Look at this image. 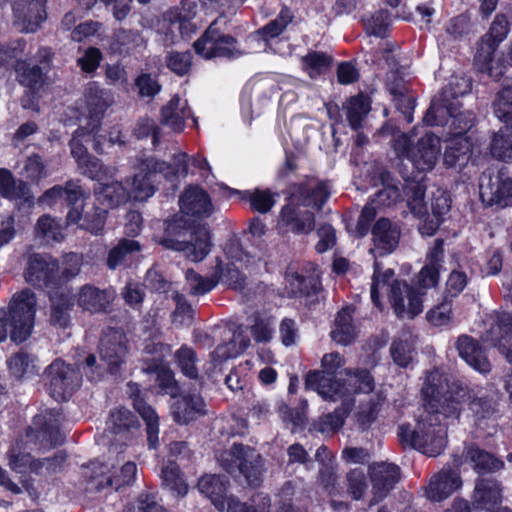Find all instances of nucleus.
I'll return each instance as SVG.
<instances>
[{
    "instance_id": "28",
    "label": "nucleus",
    "mask_w": 512,
    "mask_h": 512,
    "mask_svg": "<svg viewBox=\"0 0 512 512\" xmlns=\"http://www.w3.org/2000/svg\"><path fill=\"white\" fill-rule=\"evenodd\" d=\"M206 404L197 394H186L178 398L172 405V416L179 424H188L199 416L206 414Z\"/></svg>"
},
{
    "instance_id": "32",
    "label": "nucleus",
    "mask_w": 512,
    "mask_h": 512,
    "mask_svg": "<svg viewBox=\"0 0 512 512\" xmlns=\"http://www.w3.org/2000/svg\"><path fill=\"white\" fill-rule=\"evenodd\" d=\"M181 211L192 216H209L212 204L208 194L199 187L188 188L180 197Z\"/></svg>"
},
{
    "instance_id": "45",
    "label": "nucleus",
    "mask_w": 512,
    "mask_h": 512,
    "mask_svg": "<svg viewBox=\"0 0 512 512\" xmlns=\"http://www.w3.org/2000/svg\"><path fill=\"white\" fill-rule=\"evenodd\" d=\"M214 269L216 275H219V282L235 290L244 289L247 276L234 262L224 264L220 258H216Z\"/></svg>"
},
{
    "instance_id": "5",
    "label": "nucleus",
    "mask_w": 512,
    "mask_h": 512,
    "mask_svg": "<svg viewBox=\"0 0 512 512\" xmlns=\"http://www.w3.org/2000/svg\"><path fill=\"white\" fill-rule=\"evenodd\" d=\"M217 460L229 474L239 473L251 487H259L265 472V460L254 448L234 443L229 450L223 451Z\"/></svg>"
},
{
    "instance_id": "63",
    "label": "nucleus",
    "mask_w": 512,
    "mask_h": 512,
    "mask_svg": "<svg viewBox=\"0 0 512 512\" xmlns=\"http://www.w3.org/2000/svg\"><path fill=\"white\" fill-rule=\"evenodd\" d=\"M346 482L347 492L352 499H362L368 488L364 471L360 468L350 470L346 475Z\"/></svg>"
},
{
    "instance_id": "31",
    "label": "nucleus",
    "mask_w": 512,
    "mask_h": 512,
    "mask_svg": "<svg viewBox=\"0 0 512 512\" xmlns=\"http://www.w3.org/2000/svg\"><path fill=\"white\" fill-rule=\"evenodd\" d=\"M227 485L228 481L223 477L216 474H206L198 480L197 487L199 492L207 497L216 509L223 511L227 503Z\"/></svg>"
},
{
    "instance_id": "9",
    "label": "nucleus",
    "mask_w": 512,
    "mask_h": 512,
    "mask_svg": "<svg viewBox=\"0 0 512 512\" xmlns=\"http://www.w3.org/2000/svg\"><path fill=\"white\" fill-rule=\"evenodd\" d=\"M137 172L131 179L130 197L137 201L147 200L155 193L154 177L157 173L168 179L171 167L167 162L158 160L153 156L141 154L137 156L134 164Z\"/></svg>"
},
{
    "instance_id": "29",
    "label": "nucleus",
    "mask_w": 512,
    "mask_h": 512,
    "mask_svg": "<svg viewBox=\"0 0 512 512\" xmlns=\"http://www.w3.org/2000/svg\"><path fill=\"white\" fill-rule=\"evenodd\" d=\"M456 348L463 358L475 370L486 373L490 371L491 364L483 348L468 335H462L457 339Z\"/></svg>"
},
{
    "instance_id": "22",
    "label": "nucleus",
    "mask_w": 512,
    "mask_h": 512,
    "mask_svg": "<svg viewBox=\"0 0 512 512\" xmlns=\"http://www.w3.org/2000/svg\"><path fill=\"white\" fill-rule=\"evenodd\" d=\"M443 244L442 239H436L430 248L425 265L417 275V286L420 289H429L438 285L444 258Z\"/></svg>"
},
{
    "instance_id": "57",
    "label": "nucleus",
    "mask_w": 512,
    "mask_h": 512,
    "mask_svg": "<svg viewBox=\"0 0 512 512\" xmlns=\"http://www.w3.org/2000/svg\"><path fill=\"white\" fill-rule=\"evenodd\" d=\"M442 375L438 371L429 372L421 389L423 396V407L434 409L439 402L438 396L442 393Z\"/></svg>"
},
{
    "instance_id": "59",
    "label": "nucleus",
    "mask_w": 512,
    "mask_h": 512,
    "mask_svg": "<svg viewBox=\"0 0 512 512\" xmlns=\"http://www.w3.org/2000/svg\"><path fill=\"white\" fill-rule=\"evenodd\" d=\"M438 399L439 402L435 401L437 406H435L434 409L423 407V411L428 412L431 410L433 414H438L442 421L448 417L458 418L461 410L460 402L453 398L451 393H441Z\"/></svg>"
},
{
    "instance_id": "21",
    "label": "nucleus",
    "mask_w": 512,
    "mask_h": 512,
    "mask_svg": "<svg viewBox=\"0 0 512 512\" xmlns=\"http://www.w3.org/2000/svg\"><path fill=\"white\" fill-rule=\"evenodd\" d=\"M129 396L133 400V407L146 423L148 445L152 449L158 446L159 418L155 410L146 403L142 397L139 385L134 382L127 384Z\"/></svg>"
},
{
    "instance_id": "25",
    "label": "nucleus",
    "mask_w": 512,
    "mask_h": 512,
    "mask_svg": "<svg viewBox=\"0 0 512 512\" xmlns=\"http://www.w3.org/2000/svg\"><path fill=\"white\" fill-rule=\"evenodd\" d=\"M468 409L471 412L475 423L480 425L484 420H490L497 416L498 393L496 391H483L469 393Z\"/></svg>"
},
{
    "instance_id": "26",
    "label": "nucleus",
    "mask_w": 512,
    "mask_h": 512,
    "mask_svg": "<svg viewBox=\"0 0 512 512\" xmlns=\"http://www.w3.org/2000/svg\"><path fill=\"white\" fill-rule=\"evenodd\" d=\"M142 249L134 239L122 238L108 252L106 266L109 270L125 269L132 264Z\"/></svg>"
},
{
    "instance_id": "23",
    "label": "nucleus",
    "mask_w": 512,
    "mask_h": 512,
    "mask_svg": "<svg viewBox=\"0 0 512 512\" xmlns=\"http://www.w3.org/2000/svg\"><path fill=\"white\" fill-rule=\"evenodd\" d=\"M372 236L374 248L370 251L383 256L392 253L397 248L401 230L388 218H379L372 228Z\"/></svg>"
},
{
    "instance_id": "58",
    "label": "nucleus",
    "mask_w": 512,
    "mask_h": 512,
    "mask_svg": "<svg viewBox=\"0 0 512 512\" xmlns=\"http://www.w3.org/2000/svg\"><path fill=\"white\" fill-rule=\"evenodd\" d=\"M7 365L13 377L21 380L35 373L34 358L26 352H18L12 355Z\"/></svg>"
},
{
    "instance_id": "41",
    "label": "nucleus",
    "mask_w": 512,
    "mask_h": 512,
    "mask_svg": "<svg viewBox=\"0 0 512 512\" xmlns=\"http://www.w3.org/2000/svg\"><path fill=\"white\" fill-rule=\"evenodd\" d=\"M471 151V143L466 138H455L445 149L444 164L450 168L462 169L469 162Z\"/></svg>"
},
{
    "instance_id": "11",
    "label": "nucleus",
    "mask_w": 512,
    "mask_h": 512,
    "mask_svg": "<svg viewBox=\"0 0 512 512\" xmlns=\"http://www.w3.org/2000/svg\"><path fill=\"white\" fill-rule=\"evenodd\" d=\"M402 173V177L405 180L403 186V193L407 198V206L415 217L422 218L423 222L419 226V231L424 236H433L438 230L442 219L435 215H427V208L424 201L426 186L421 180H415V177H411L408 173Z\"/></svg>"
},
{
    "instance_id": "10",
    "label": "nucleus",
    "mask_w": 512,
    "mask_h": 512,
    "mask_svg": "<svg viewBox=\"0 0 512 512\" xmlns=\"http://www.w3.org/2000/svg\"><path fill=\"white\" fill-rule=\"evenodd\" d=\"M98 351L105 371L112 376H120L129 352L128 340L123 329L106 328L102 332Z\"/></svg>"
},
{
    "instance_id": "17",
    "label": "nucleus",
    "mask_w": 512,
    "mask_h": 512,
    "mask_svg": "<svg viewBox=\"0 0 512 512\" xmlns=\"http://www.w3.org/2000/svg\"><path fill=\"white\" fill-rule=\"evenodd\" d=\"M461 486L459 470L444 466L430 478L428 485L424 488L425 496L430 501L440 502L450 497Z\"/></svg>"
},
{
    "instance_id": "3",
    "label": "nucleus",
    "mask_w": 512,
    "mask_h": 512,
    "mask_svg": "<svg viewBox=\"0 0 512 512\" xmlns=\"http://www.w3.org/2000/svg\"><path fill=\"white\" fill-rule=\"evenodd\" d=\"M37 298L35 293L26 288L15 293L6 309H0V342L4 341L8 334L12 341L22 343L31 335Z\"/></svg>"
},
{
    "instance_id": "56",
    "label": "nucleus",
    "mask_w": 512,
    "mask_h": 512,
    "mask_svg": "<svg viewBox=\"0 0 512 512\" xmlns=\"http://www.w3.org/2000/svg\"><path fill=\"white\" fill-rule=\"evenodd\" d=\"M29 192L26 182L15 180L10 171L0 169V193L3 197L17 199L25 197Z\"/></svg>"
},
{
    "instance_id": "43",
    "label": "nucleus",
    "mask_w": 512,
    "mask_h": 512,
    "mask_svg": "<svg viewBox=\"0 0 512 512\" xmlns=\"http://www.w3.org/2000/svg\"><path fill=\"white\" fill-rule=\"evenodd\" d=\"M34 425L39 426L36 437L41 443L46 442L47 446L52 447L63 442L57 421L51 413L37 415L34 418Z\"/></svg>"
},
{
    "instance_id": "33",
    "label": "nucleus",
    "mask_w": 512,
    "mask_h": 512,
    "mask_svg": "<svg viewBox=\"0 0 512 512\" xmlns=\"http://www.w3.org/2000/svg\"><path fill=\"white\" fill-rule=\"evenodd\" d=\"M305 387L316 390L323 399L329 401H336L343 393L341 383L334 376H326L318 370L307 373Z\"/></svg>"
},
{
    "instance_id": "20",
    "label": "nucleus",
    "mask_w": 512,
    "mask_h": 512,
    "mask_svg": "<svg viewBox=\"0 0 512 512\" xmlns=\"http://www.w3.org/2000/svg\"><path fill=\"white\" fill-rule=\"evenodd\" d=\"M15 24L26 33L35 32L46 19L42 0H12Z\"/></svg>"
},
{
    "instance_id": "55",
    "label": "nucleus",
    "mask_w": 512,
    "mask_h": 512,
    "mask_svg": "<svg viewBox=\"0 0 512 512\" xmlns=\"http://www.w3.org/2000/svg\"><path fill=\"white\" fill-rule=\"evenodd\" d=\"M144 44L145 41L138 31L118 29L114 34L113 45L120 54H129Z\"/></svg>"
},
{
    "instance_id": "19",
    "label": "nucleus",
    "mask_w": 512,
    "mask_h": 512,
    "mask_svg": "<svg viewBox=\"0 0 512 512\" xmlns=\"http://www.w3.org/2000/svg\"><path fill=\"white\" fill-rule=\"evenodd\" d=\"M107 430L113 434L115 442L127 445L139 433L140 423L132 411L118 407L110 411L106 422Z\"/></svg>"
},
{
    "instance_id": "62",
    "label": "nucleus",
    "mask_w": 512,
    "mask_h": 512,
    "mask_svg": "<svg viewBox=\"0 0 512 512\" xmlns=\"http://www.w3.org/2000/svg\"><path fill=\"white\" fill-rule=\"evenodd\" d=\"M137 475V466L132 461H127L122 465L119 472L111 477L106 478V483L110 485V487H114L115 490H119L125 486H131L134 484Z\"/></svg>"
},
{
    "instance_id": "44",
    "label": "nucleus",
    "mask_w": 512,
    "mask_h": 512,
    "mask_svg": "<svg viewBox=\"0 0 512 512\" xmlns=\"http://www.w3.org/2000/svg\"><path fill=\"white\" fill-rule=\"evenodd\" d=\"M94 194L96 199L108 208L118 207L130 199L129 191L118 181L103 184Z\"/></svg>"
},
{
    "instance_id": "37",
    "label": "nucleus",
    "mask_w": 512,
    "mask_h": 512,
    "mask_svg": "<svg viewBox=\"0 0 512 512\" xmlns=\"http://www.w3.org/2000/svg\"><path fill=\"white\" fill-rule=\"evenodd\" d=\"M50 323L53 326L67 328L71 323L70 312L74 306L71 294L56 292L50 295Z\"/></svg>"
},
{
    "instance_id": "34",
    "label": "nucleus",
    "mask_w": 512,
    "mask_h": 512,
    "mask_svg": "<svg viewBox=\"0 0 512 512\" xmlns=\"http://www.w3.org/2000/svg\"><path fill=\"white\" fill-rule=\"evenodd\" d=\"M305 387L316 390L323 399L329 401H336L343 393L341 383L334 376H326L318 370L307 373Z\"/></svg>"
},
{
    "instance_id": "64",
    "label": "nucleus",
    "mask_w": 512,
    "mask_h": 512,
    "mask_svg": "<svg viewBox=\"0 0 512 512\" xmlns=\"http://www.w3.org/2000/svg\"><path fill=\"white\" fill-rule=\"evenodd\" d=\"M67 455L64 451H58L51 457L35 459L33 472L36 474H53L59 472L65 463Z\"/></svg>"
},
{
    "instance_id": "36",
    "label": "nucleus",
    "mask_w": 512,
    "mask_h": 512,
    "mask_svg": "<svg viewBox=\"0 0 512 512\" xmlns=\"http://www.w3.org/2000/svg\"><path fill=\"white\" fill-rule=\"evenodd\" d=\"M384 60L389 68L386 76V87L390 94L395 95L411 90L405 81V74L409 65L407 63L401 64L396 55L389 51L385 52Z\"/></svg>"
},
{
    "instance_id": "6",
    "label": "nucleus",
    "mask_w": 512,
    "mask_h": 512,
    "mask_svg": "<svg viewBox=\"0 0 512 512\" xmlns=\"http://www.w3.org/2000/svg\"><path fill=\"white\" fill-rule=\"evenodd\" d=\"M392 148L399 160L407 159L418 172H428L436 165L441 141L433 133H426L412 144L406 134L400 133L394 136Z\"/></svg>"
},
{
    "instance_id": "53",
    "label": "nucleus",
    "mask_w": 512,
    "mask_h": 512,
    "mask_svg": "<svg viewBox=\"0 0 512 512\" xmlns=\"http://www.w3.org/2000/svg\"><path fill=\"white\" fill-rule=\"evenodd\" d=\"M493 108L495 116L502 123L512 127V80L497 93Z\"/></svg>"
},
{
    "instance_id": "8",
    "label": "nucleus",
    "mask_w": 512,
    "mask_h": 512,
    "mask_svg": "<svg viewBox=\"0 0 512 512\" xmlns=\"http://www.w3.org/2000/svg\"><path fill=\"white\" fill-rule=\"evenodd\" d=\"M43 380L52 398L66 401L80 387L82 377L72 365L58 358L45 368Z\"/></svg>"
},
{
    "instance_id": "50",
    "label": "nucleus",
    "mask_w": 512,
    "mask_h": 512,
    "mask_svg": "<svg viewBox=\"0 0 512 512\" xmlns=\"http://www.w3.org/2000/svg\"><path fill=\"white\" fill-rule=\"evenodd\" d=\"M302 67L312 79L324 74L333 63V58L320 51H311L302 57Z\"/></svg>"
},
{
    "instance_id": "15",
    "label": "nucleus",
    "mask_w": 512,
    "mask_h": 512,
    "mask_svg": "<svg viewBox=\"0 0 512 512\" xmlns=\"http://www.w3.org/2000/svg\"><path fill=\"white\" fill-rule=\"evenodd\" d=\"M196 16V4L193 2L183 3L167 12L164 20L167 22L166 38L171 43L189 37L196 31L193 19Z\"/></svg>"
},
{
    "instance_id": "61",
    "label": "nucleus",
    "mask_w": 512,
    "mask_h": 512,
    "mask_svg": "<svg viewBox=\"0 0 512 512\" xmlns=\"http://www.w3.org/2000/svg\"><path fill=\"white\" fill-rule=\"evenodd\" d=\"M413 351V343L408 337L394 340L390 347L393 361L401 367L408 366L412 361Z\"/></svg>"
},
{
    "instance_id": "48",
    "label": "nucleus",
    "mask_w": 512,
    "mask_h": 512,
    "mask_svg": "<svg viewBox=\"0 0 512 512\" xmlns=\"http://www.w3.org/2000/svg\"><path fill=\"white\" fill-rule=\"evenodd\" d=\"M491 155L499 160H512V127L505 124L498 132L494 133L490 143Z\"/></svg>"
},
{
    "instance_id": "16",
    "label": "nucleus",
    "mask_w": 512,
    "mask_h": 512,
    "mask_svg": "<svg viewBox=\"0 0 512 512\" xmlns=\"http://www.w3.org/2000/svg\"><path fill=\"white\" fill-rule=\"evenodd\" d=\"M369 476L372 483V498L369 506L378 504L399 482L400 468L391 463H374L369 466Z\"/></svg>"
},
{
    "instance_id": "4",
    "label": "nucleus",
    "mask_w": 512,
    "mask_h": 512,
    "mask_svg": "<svg viewBox=\"0 0 512 512\" xmlns=\"http://www.w3.org/2000/svg\"><path fill=\"white\" fill-rule=\"evenodd\" d=\"M159 244L166 249L183 253L193 262H199L210 252V232L205 227L190 228L182 218L173 219L166 222Z\"/></svg>"
},
{
    "instance_id": "39",
    "label": "nucleus",
    "mask_w": 512,
    "mask_h": 512,
    "mask_svg": "<svg viewBox=\"0 0 512 512\" xmlns=\"http://www.w3.org/2000/svg\"><path fill=\"white\" fill-rule=\"evenodd\" d=\"M463 455L467 461L473 464L478 473H494L504 467L502 460L474 444L465 447Z\"/></svg>"
},
{
    "instance_id": "18",
    "label": "nucleus",
    "mask_w": 512,
    "mask_h": 512,
    "mask_svg": "<svg viewBox=\"0 0 512 512\" xmlns=\"http://www.w3.org/2000/svg\"><path fill=\"white\" fill-rule=\"evenodd\" d=\"M108 211L106 208L99 207L95 203L85 204L81 207H72L69 209L66 220L68 224H75L92 234L102 233Z\"/></svg>"
},
{
    "instance_id": "7",
    "label": "nucleus",
    "mask_w": 512,
    "mask_h": 512,
    "mask_svg": "<svg viewBox=\"0 0 512 512\" xmlns=\"http://www.w3.org/2000/svg\"><path fill=\"white\" fill-rule=\"evenodd\" d=\"M228 19L224 15L217 17L206 29L201 38L194 42L195 52L206 59L214 57L237 58L242 51L237 40L226 33Z\"/></svg>"
},
{
    "instance_id": "14",
    "label": "nucleus",
    "mask_w": 512,
    "mask_h": 512,
    "mask_svg": "<svg viewBox=\"0 0 512 512\" xmlns=\"http://www.w3.org/2000/svg\"><path fill=\"white\" fill-rule=\"evenodd\" d=\"M389 287L390 303L397 317L412 319L422 312V293L400 280H393Z\"/></svg>"
},
{
    "instance_id": "13",
    "label": "nucleus",
    "mask_w": 512,
    "mask_h": 512,
    "mask_svg": "<svg viewBox=\"0 0 512 512\" xmlns=\"http://www.w3.org/2000/svg\"><path fill=\"white\" fill-rule=\"evenodd\" d=\"M25 280L40 288H54L60 285L58 262L47 254H32L25 271Z\"/></svg>"
},
{
    "instance_id": "12",
    "label": "nucleus",
    "mask_w": 512,
    "mask_h": 512,
    "mask_svg": "<svg viewBox=\"0 0 512 512\" xmlns=\"http://www.w3.org/2000/svg\"><path fill=\"white\" fill-rule=\"evenodd\" d=\"M480 198L488 206H512V177L504 169L496 174L483 173L479 184Z\"/></svg>"
},
{
    "instance_id": "52",
    "label": "nucleus",
    "mask_w": 512,
    "mask_h": 512,
    "mask_svg": "<svg viewBox=\"0 0 512 512\" xmlns=\"http://www.w3.org/2000/svg\"><path fill=\"white\" fill-rule=\"evenodd\" d=\"M185 278L189 287V294L194 296L210 292L219 283V275H216L214 268L209 277H204L193 269H188Z\"/></svg>"
},
{
    "instance_id": "46",
    "label": "nucleus",
    "mask_w": 512,
    "mask_h": 512,
    "mask_svg": "<svg viewBox=\"0 0 512 512\" xmlns=\"http://www.w3.org/2000/svg\"><path fill=\"white\" fill-rule=\"evenodd\" d=\"M344 109L349 125L352 129L358 130L371 109L370 100L363 94L352 96L345 103Z\"/></svg>"
},
{
    "instance_id": "1",
    "label": "nucleus",
    "mask_w": 512,
    "mask_h": 512,
    "mask_svg": "<svg viewBox=\"0 0 512 512\" xmlns=\"http://www.w3.org/2000/svg\"><path fill=\"white\" fill-rule=\"evenodd\" d=\"M330 195L329 187L324 182L308 180L289 186V203L280 213L278 226L286 232L309 234L315 227V216L310 210H302L300 205L320 210Z\"/></svg>"
},
{
    "instance_id": "24",
    "label": "nucleus",
    "mask_w": 512,
    "mask_h": 512,
    "mask_svg": "<svg viewBox=\"0 0 512 512\" xmlns=\"http://www.w3.org/2000/svg\"><path fill=\"white\" fill-rule=\"evenodd\" d=\"M114 292L110 289H100L91 284L83 285L77 294V304L90 313L107 312L114 300Z\"/></svg>"
},
{
    "instance_id": "60",
    "label": "nucleus",
    "mask_w": 512,
    "mask_h": 512,
    "mask_svg": "<svg viewBox=\"0 0 512 512\" xmlns=\"http://www.w3.org/2000/svg\"><path fill=\"white\" fill-rule=\"evenodd\" d=\"M35 233L46 240L59 242L63 239L61 225L50 215H42L36 223Z\"/></svg>"
},
{
    "instance_id": "2",
    "label": "nucleus",
    "mask_w": 512,
    "mask_h": 512,
    "mask_svg": "<svg viewBox=\"0 0 512 512\" xmlns=\"http://www.w3.org/2000/svg\"><path fill=\"white\" fill-rule=\"evenodd\" d=\"M398 436L403 445L430 457H436L447 445V424L431 410L422 411L414 426L410 424L399 426Z\"/></svg>"
},
{
    "instance_id": "40",
    "label": "nucleus",
    "mask_w": 512,
    "mask_h": 512,
    "mask_svg": "<svg viewBox=\"0 0 512 512\" xmlns=\"http://www.w3.org/2000/svg\"><path fill=\"white\" fill-rule=\"evenodd\" d=\"M187 117V103L183 102L178 95H174L172 99L162 107L160 123L170 127L175 132L184 129L185 118Z\"/></svg>"
},
{
    "instance_id": "27",
    "label": "nucleus",
    "mask_w": 512,
    "mask_h": 512,
    "mask_svg": "<svg viewBox=\"0 0 512 512\" xmlns=\"http://www.w3.org/2000/svg\"><path fill=\"white\" fill-rule=\"evenodd\" d=\"M509 31V21L507 15L498 14L491 24L489 33L481 38L478 44L476 58L488 59L490 54H494L498 44L503 41Z\"/></svg>"
},
{
    "instance_id": "47",
    "label": "nucleus",
    "mask_w": 512,
    "mask_h": 512,
    "mask_svg": "<svg viewBox=\"0 0 512 512\" xmlns=\"http://www.w3.org/2000/svg\"><path fill=\"white\" fill-rule=\"evenodd\" d=\"M174 361L181 373L192 380H199L200 372L197 366L198 357L193 348L182 345L174 353Z\"/></svg>"
},
{
    "instance_id": "49",
    "label": "nucleus",
    "mask_w": 512,
    "mask_h": 512,
    "mask_svg": "<svg viewBox=\"0 0 512 512\" xmlns=\"http://www.w3.org/2000/svg\"><path fill=\"white\" fill-rule=\"evenodd\" d=\"M78 169L81 175L99 182L114 177L116 172L114 167L104 165L92 155L82 160L78 164Z\"/></svg>"
},
{
    "instance_id": "38",
    "label": "nucleus",
    "mask_w": 512,
    "mask_h": 512,
    "mask_svg": "<svg viewBox=\"0 0 512 512\" xmlns=\"http://www.w3.org/2000/svg\"><path fill=\"white\" fill-rule=\"evenodd\" d=\"M85 97L91 122H99L104 112L114 101L111 92L99 87L96 83L89 84Z\"/></svg>"
},
{
    "instance_id": "30",
    "label": "nucleus",
    "mask_w": 512,
    "mask_h": 512,
    "mask_svg": "<svg viewBox=\"0 0 512 512\" xmlns=\"http://www.w3.org/2000/svg\"><path fill=\"white\" fill-rule=\"evenodd\" d=\"M501 502V487L494 478H479L475 483L473 503L478 509L491 510Z\"/></svg>"
},
{
    "instance_id": "35",
    "label": "nucleus",
    "mask_w": 512,
    "mask_h": 512,
    "mask_svg": "<svg viewBox=\"0 0 512 512\" xmlns=\"http://www.w3.org/2000/svg\"><path fill=\"white\" fill-rule=\"evenodd\" d=\"M461 106L460 102L444 100V95L440 92L432 99L430 107L423 117V122L428 126L445 125Z\"/></svg>"
},
{
    "instance_id": "42",
    "label": "nucleus",
    "mask_w": 512,
    "mask_h": 512,
    "mask_svg": "<svg viewBox=\"0 0 512 512\" xmlns=\"http://www.w3.org/2000/svg\"><path fill=\"white\" fill-rule=\"evenodd\" d=\"M110 467L106 463L93 461L88 465L81 467V477L86 485L87 491H99L105 487H110L106 483V478L111 477L109 475Z\"/></svg>"
},
{
    "instance_id": "51",
    "label": "nucleus",
    "mask_w": 512,
    "mask_h": 512,
    "mask_svg": "<svg viewBox=\"0 0 512 512\" xmlns=\"http://www.w3.org/2000/svg\"><path fill=\"white\" fill-rule=\"evenodd\" d=\"M162 483L173 493L178 496H184L187 494L188 485L180 471V467L175 462L169 461L162 468Z\"/></svg>"
},
{
    "instance_id": "54",
    "label": "nucleus",
    "mask_w": 512,
    "mask_h": 512,
    "mask_svg": "<svg viewBox=\"0 0 512 512\" xmlns=\"http://www.w3.org/2000/svg\"><path fill=\"white\" fill-rule=\"evenodd\" d=\"M20 84L31 89L40 88L45 81L47 72L38 65H30L26 61H18L15 67Z\"/></svg>"
}]
</instances>
